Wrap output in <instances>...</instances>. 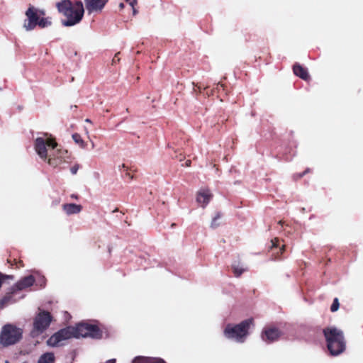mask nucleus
Returning <instances> with one entry per match:
<instances>
[{"label":"nucleus","instance_id":"nucleus-15","mask_svg":"<svg viewBox=\"0 0 363 363\" xmlns=\"http://www.w3.org/2000/svg\"><path fill=\"white\" fill-rule=\"evenodd\" d=\"M62 208L67 215L77 214L82 211V206L75 203L65 204Z\"/></svg>","mask_w":363,"mask_h":363},{"label":"nucleus","instance_id":"nucleus-17","mask_svg":"<svg viewBox=\"0 0 363 363\" xmlns=\"http://www.w3.org/2000/svg\"><path fill=\"white\" fill-rule=\"evenodd\" d=\"M294 72L296 76L304 80H307L309 77L307 71L299 65H295L294 66Z\"/></svg>","mask_w":363,"mask_h":363},{"label":"nucleus","instance_id":"nucleus-29","mask_svg":"<svg viewBox=\"0 0 363 363\" xmlns=\"http://www.w3.org/2000/svg\"><path fill=\"white\" fill-rule=\"evenodd\" d=\"M133 15H136L138 13V11L134 7L133 8Z\"/></svg>","mask_w":363,"mask_h":363},{"label":"nucleus","instance_id":"nucleus-36","mask_svg":"<svg viewBox=\"0 0 363 363\" xmlns=\"http://www.w3.org/2000/svg\"><path fill=\"white\" fill-rule=\"evenodd\" d=\"M5 363H9V361H6Z\"/></svg>","mask_w":363,"mask_h":363},{"label":"nucleus","instance_id":"nucleus-5","mask_svg":"<svg viewBox=\"0 0 363 363\" xmlns=\"http://www.w3.org/2000/svg\"><path fill=\"white\" fill-rule=\"evenodd\" d=\"M23 337V329L13 324H6L0 333V345L4 347L13 345Z\"/></svg>","mask_w":363,"mask_h":363},{"label":"nucleus","instance_id":"nucleus-11","mask_svg":"<svg viewBox=\"0 0 363 363\" xmlns=\"http://www.w3.org/2000/svg\"><path fill=\"white\" fill-rule=\"evenodd\" d=\"M211 198L212 194L209 189L206 188L201 189L196 194V202L202 208H205L208 205Z\"/></svg>","mask_w":363,"mask_h":363},{"label":"nucleus","instance_id":"nucleus-20","mask_svg":"<svg viewBox=\"0 0 363 363\" xmlns=\"http://www.w3.org/2000/svg\"><path fill=\"white\" fill-rule=\"evenodd\" d=\"M72 138L74 141L80 145L81 147L84 148L86 146V143L84 142V140L82 139L81 136L78 133H74L72 135Z\"/></svg>","mask_w":363,"mask_h":363},{"label":"nucleus","instance_id":"nucleus-6","mask_svg":"<svg viewBox=\"0 0 363 363\" xmlns=\"http://www.w3.org/2000/svg\"><path fill=\"white\" fill-rule=\"evenodd\" d=\"M52 321V316L47 311H40L35 318L33 328L30 332L31 336L35 337L43 334L49 327Z\"/></svg>","mask_w":363,"mask_h":363},{"label":"nucleus","instance_id":"nucleus-26","mask_svg":"<svg viewBox=\"0 0 363 363\" xmlns=\"http://www.w3.org/2000/svg\"><path fill=\"white\" fill-rule=\"evenodd\" d=\"M278 242L277 239H274V240H272V247H277V242Z\"/></svg>","mask_w":363,"mask_h":363},{"label":"nucleus","instance_id":"nucleus-27","mask_svg":"<svg viewBox=\"0 0 363 363\" xmlns=\"http://www.w3.org/2000/svg\"><path fill=\"white\" fill-rule=\"evenodd\" d=\"M116 359H111L106 362V363H116Z\"/></svg>","mask_w":363,"mask_h":363},{"label":"nucleus","instance_id":"nucleus-9","mask_svg":"<svg viewBox=\"0 0 363 363\" xmlns=\"http://www.w3.org/2000/svg\"><path fill=\"white\" fill-rule=\"evenodd\" d=\"M40 11L33 6H30L26 11V19L23 23V28L27 30H33L38 25Z\"/></svg>","mask_w":363,"mask_h":363},{"label":"nucleus","instance_id":"nucleus-19","mask_svg":"<svg viewBox=\"0 0 363 363\" xmlns=\"http://www.w3.org/2000/svg\"><path fill=\"white\" fill-rule=\"evenodd\" d=\"M38 363H55V356L52 352H46L41 355Z\"/></svg>","mask_w":363,"mask_h":363},{"label":"nucleus","instance_id":"nucleus-32","mask_svg":"<svg viewBox=\"0 0 363 363\" xmlns=\"http://www.w3.org/2000/svg\"><path fill=\"white\" fill-rule=\"evenodd\" d=\"M6 298H4V299L2 300V303L6 302Z\"/></svg>","mask_w":363,"mask_h":363},{"label":"nucleus","instance_id":"nucleus-13","mask_svg":"<svg viewBox=\"0 0 363 363\" xmlns=\"http://www.w3.org/2000/svg\"><path fill=\"white\" fill-rule=\"evenodd\" d=\"M34 281V277L32 275H29L18 281L13 288L16 290H23L32 286Z\"/></svg>","mask_w":363,"mask_h":363},{"label":"nucleus","instance_id":"nucleus-30","mask_svg":"<svg viewBox=\"0 0 363 363\" xmlns=\"http://www.w3.org/2000/svg\"><path fill=\"white\" fill-rule=\"evenodd\" d=\"M119 7H120V9H123V8H124V4H123V3H121V4H119Z\"/></svg>","mask_w":363,"mask_h":363},{"label":"nucleus","instance_id":"nucleus-21","mask_svg":"<svg viewBox=\"0 0 363 363\" xmlns=\"http://www.w3.org/2000/svg\"><path fill=\"white\" fill-rule=\"evenodd\" d=\"M38 25L41 28H45L50 25V21L48 18H39Z\"/></svg>","mask_w":363,"mask_h":363},{"label":"nucleus","instance_id":"nucleus-12","mask_svg":"<svg viewBox=\"0 0 363 363\" xmlns=\"http://www.w3.org/2000/svg\"><path fill=\"white\" fill-rule=\"evenodd\" d=\"M108 0H85L86 8L89 13L101 11Z\"/></svg>","mask_w":363,"mask_h":363},{"label":"nucleus","instance_id":"nucleus-1","mask_svg":"<svg viewBox=\"0 0 363 363\" xmlns=\"http://www.w3.org/2000/svg\"><path fill=\"white\" fill-rule=\"evenodd\" d=\"M56 6L58 11L66 18L62 21L65 26H72L79 23L84 13V6L81 1L72 3L70 0H61L57 3Z\"/></svg>","mask_w":363,"mask_h":363},{"label":"nucleus","instance_id":"nucleus-3","mask_svg":"<svg viewBox=\"0 0 363 363\" xmlns=\"http://www.w3.org/2000/svg\"><path fill=\"white\" fill-rule=\"evenodd\" d=\"M327 347L332 355L336 356L345 350V342L342 332L335 327H328L323 330Z\"/></svg>","mask_w":363,"mask_h":363},{"label":"nucleus","instance_id":"nucleus-2","mask_svg":"<svg viewBox=\"0 0 363 363\" xmlns=\"http://www.w3.org/2000/svg\"><path fill=\"white\" fill-rule=\"evenodd\" d=\"M57 147V143L52 138L45 135L43 137H38L35 141V150L38 155L43 160L47 161L48 164H56L59 161L52 157L53 150Z\"/></svg>","mask_w":363,"mask_h":363},{"label":"nucleus","instance_id":"nucleus-18","mask_svg":"<svg viewBox=\"0 0 363 363\" xmlns=\"http://www.w3.org/2000/svg\"><path fill=\"white\" fill-rule=\"evenodd\" d=\"M132 363H166L163 359H158L156 362H153V360L150 357H135Z\"/></svg>","mask_w":363,"mask_h":363},{"label":"nucleus","instance_id":"nucleus-33","mask_svg":"<svg viewBox=\"0 0 363 363\" xmlns=\"http://www.w3.org/2000/svg\"><path fill=\"white\" fill-rule=\"evenodd\" d=\"M117 57V55H115L114 58L113 59V61L114 62L116 60V57Z\"/></svg>","mask_w":363,"mask_h":363},{"label":"nucleus","instance_id":"nucleus-8","mask_svg":"<svg viewBox=\"0 0 363 363\" xmlns=\"http://www.w3.org/2000/svg\"><path fill=\"white\" fill-rule=\"evenodd\" d=\"M74 337L73 327H67L52 335L47 341L49 346L57 347L62 342Z\"/></svg>","mask_w":363,"mask_h":363},{"label":"nucleus","instance_id":"nucleus-24","mask_svg":"<svg viewBox=\"0 0 363 363\" xmlns=\"http://www.w3.org/2000/svg\"><path fill=\"white\" fill-rule=\"evenodd\" d=\"M79 168V166L78 164H76L74 166H73L71 169H70V172L72 174H75L78 169Z\"/></svg>","mask_w":363,"mask_h":363},{"label":"nucleus","instance_id":"nucleus-34","mask_svg":"<svg viewBox=\"0 0 363 363\" xmlns=\"http://www.w3.org/2000/svg\"><path fill=\"white\" fill-rule=\"evenodd\" d=\"M85 131H86V134L89 135V132H88V130L86 129L85 130Z\"/></svg>","mask_w":363,"mask_h":363},{"label":"nucleus","instance_id":"nucleus-35","mask_svg":"<svg viewBox=\"0 0 363 363\" xmlns=\"http://www.w3.org/2000/svg\"><path fill=\"white\" fill-rule=\"evenodd\" d=\"M284 245H282L281 251H283V250H284Z\"/></svg>","mask_w":363,"mask_h":363},{"label":"nucleus","instance_id":"nucleus-31","mask_svg":"<svg viewBox=\"0 0 363 363\" xmlns=\"http://www.w3.org/2000/svg\"><path fill=\"white\" fill-rule=\"evenodd\" d=\"M85 121H86V122H87V123H91V121H90L89 119H88V118H86V119L85 120Z\"/></svg>","mask_w":363,"mask_h":363},{"label":"nucleus","instance_id":"nucleus-7","mask_svg":"<svg viewBox=\"0 0 363 363\" xmlns=\"http://www.w3.org/2000/svg\"><path fill=\"white\" fill-rule=\"evenodd\" d=\"M74 337H87L100 338L101 337V332L96 325L81 323L73 327Z\"/></svg>","mask_w":363,"mask_h":363},{"label":"nucleus","instance_id":"nucleus-25","mask_svg":"<svg viewBox=\"0 0 363 363\" xmlns=\"http://www.w3.org/2000/svg\"><path fill=\"white\" fill-rule=\"evenodd\" d=\"M125 1L133 8L137 4V0H125Z\"/></svg>","mask_w":363,"mask_h":363},{"label":"nucleus","instance_id":"nucleus-16","mask_svg":"<svg viewBox=\"0 0 363 363\" xmlns=\"http://www.w3.org/2000/svg\"><path fill=\"white\" fill-rule=\"evenodd\" d=\"M232 268L235 277H240L247 270V267L240 262H234L232 264Z\"/></svg>","mask_w":363,"mask_h":363},{"label":"nucleus","instance_id":"nucleus-10","mask_svg":"<svg viewBox=\"0 0 363 363\" xmlns=\"http://www.w3.org/2000/svg\"><path fill=\"white\" fill-rule=\"evenodd\" d=\"M281 335V332L276 328H266L263 330L261 337L267 342L271 343L277 341Z\"/></svg>","mask_w":363,"mask_h":363},{"label":"nucleus","instance_id":"nucleus-14","mask_svg":"<svg viewBox=\"0 0 363 363\" xmlns=\"http://www.w3.org/2000/svg\"><path fill=\"white\" fill-rule=\"evenodd\" d=\"M67 153V150H62L61 149H59L57 148V147L56 148H55L53 150V156L52 157H54V159H55L56 160L59 161V162H57L56 164H50V166H52V167H57L58 166L59 164H60L61 163H62L65 160V155Z\"/></svg>","mask_w":363,"mask_h":363},{"label":"nucleus","instance_id":"nucleus-22","mask_svg":"<svg viewBox=\"0 0 363 363\" xmlns=\"http://www.w3.org/2000/svg\"><path fill=\"white\" fill-rule=\"evenodd\" d=\"M220 215L218 213L212 220L211 221V227L212 228H216L219 225V220L220 219Z\"/></svg>","mask_w":363,"mask_h":363},{"label":"nucleus","instance_id":"nucleus-4","mask_svg":"<svg viewBox=\"0 0 363 363\" xmlns=\"http://www.w3.org/2000/svg\"><path fill=\"white\" fill-rule=\"evenodd\" d=\"M252 325H253L252 318L246 319L238 325H228L224 330V335L226 338L237 342H244Z\"/></svg>","mask_w":363,"mask_h":363},{"label":"nucleus","instance_id":"nucleus-28","mask_svg":"<svg viewBox=\"0 0 363 363\" xmlns=\"http://www.w3.org/2000/svg\"><path fill=\"white\" fill-rule=\"evenodd\" d=\"M185 165H186V167H189V166L191 165V161H190V160H187V161H186V162H185Z\"/></svg>","mask_w":363,"mask_h":363},{"label":"nucleus","instance_id":"nucleus-23","mask_svg":"<svg viewBox=\"0 0 363 363\" xmlns=\"http://www.w3.org/2000/svg\"><path fill=\"white\" fill-rule=\"evenodd\" d=\"M339 306H340V304H339V301H338V299L337 298H335L333 301V303L331 306V308H330V310L332 312H335V311H337L339 308Z\"/></svg>","mask_w":363,"mask_h":363}]
</instances>
